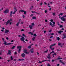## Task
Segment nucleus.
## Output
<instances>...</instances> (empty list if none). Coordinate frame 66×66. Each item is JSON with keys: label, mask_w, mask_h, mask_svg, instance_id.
I'll return each mask as SVG.
<instances>
[{"label": "nucleus", "mask_w": 66, "mask_h": 66, "mask_svg": "<svg viewBox=\"0 0 66 66\" xmlns=\"http://www.w3.org/2000/svg\"><path fill=\"white\" fill-rule=\"evenodd\" d=\"M56 44L54 43L52 45H51V46L50 47V49L52 51H53L54 50V48H52V47H53V46H54Z\"/></svg>", "instance_id": "f257e3e1"}, {"label": "nucleus", "mask_w": 66, "mask_h": 66, "mask_svg": "<svg viewBox=\"0 0 66 66\" xmlns=\"http://www.w3.org/2000/svg\"><path fill=\"white\" fill-rule=\"evenodd\" d=\"M9 12V10L8 9H7L3 11L4 14H7Z\"/></svg>", "instance_id": "f03ea898"}, {"label": "nucleus", "mask_w": 66, "mask_h": 66, "mask_svg": "<svg viewBox=\"0 0 66 66\" xmlns=\"http://www.w3.org/2000/svg\"><path fill=\"white\" fill-rule=\"evenodd\" d=\"M21 46H19L17 47V49H19V50L18 51V52L19 53H20V51H21Z\"/></svg>", "instance_id": "7ed1b4c3"}, {"label": "nucleus", "mask_w": 66, "mask_h": 66, "mask_svg": "<svg viewBox=\"0 0 66 66\" xmlns=\"http://www.w3.org/2000/svg\"><path fill=\"white\" fill-rule=\"evenodd\" d=\"M6 43V41H5L4 42V43H3L4 44V45H12V44H13V43H9L8 44L5 43Z\"/></svg>", "instance_id": "20e7f679"}, {"label": "nucleus", "mask_w": 66, "mask_h": 66, "mask_svg": "<svg viewBox=\"0 0 66 66\" xmlns=\"http://www.w3.org/2000/svg\"><path fill=\"white\" fill-rule=\"evenodd\" d=\"M20 12L22 13H24V14H27V12L26 11H24V10H21L19 12Z\"/></svg>", "instance_id": "39448f33"}, {"label": "nucleus", "mask_w": 66, "mask_h": 66, "mask_svg": "<svg viewBox=\"0 0 66 66\" xmlns=\"http://www.w3.org/2000/svg\"><path fill=\"white\" fill-rule=\"evenodd\" d=\"M58 46H61V48H62L63 47V46H64V43H63L62 44V43H58Z\"/></svg>", "instance_id": "423d86ee"}, {"label": "nucleus", "mask_w": 66, "mask_h": 66, "mask_svg": "<svg viewBox=\"0 0 66 66\" xmlns=\"http://www.w3.org/2000/svg\"><path fill=\"white\" fill-rule=\"evenodd\" d=\"M63 17V16H62V17H61L60 16H59L60 18L61 19V20H63V21H65V19Z\"/></svg>", "instance_id": "0eeeda50"}, {"label": "nucleus", "mask_w": 66, "mask_h": 66, "mask_svg": "<svg viewBox=\"0 0 66 66\" xmlns=\"http://www.w3.org/2000/svg\"><path fill=\"white\" fill-rule=\"evenodd\" d=\"M21 37L22 38H21L20 39V40L22 41H23V40H24V39H25L24 38V37H23L22 36Z\"/></svg>", "instance_id": "6e6552de"}, {"label": "nucleus", "mask_w": 66, "mask_h": 66, "mask_svg": "<svg viewBox=\"0 0 66 66\" xmlns=\"http://www.w3.org/2000/svg\"><path fill=\"white\" fill-rule=\"evenodd\" d=\"M48 56L47 57V58L49 60H50L51 57H50V54H48Z\"/></svg>", "instance_id": "1a4fd4ad"}, {"label": "nucleus", "mask_w": 66, "mask_h": 66, "mask_svg": "<svg viewBox=\"0 0 66 66\" xmlns=\"http://www.w3.org/2000/svg\"><path fill=\"white\" fill-rule=\"evenodd\" d=\"M29 28H30V29H33V26L32 25H29Z\"/></svg>", "instance_id": "9d476101"}, {"label": "nucleus", "mask_w": 66, "mask_h": 66, "mask_svg": "<svg viewBox=\"0 0 66 66\" xmlns=\"http://www.w3.org/2000/svg\"><path fill=\"white\" fill-rule=\"evenodd\" d=\"M7 54H10V55H11V54H12V52L10 51V50L8 51V52L7 53Z\"/></svg>", "instance_id": "9b49d317"}, {"label": "nucleus", "mask_w": 66, "mask_h": 66, "mask_svg": "<svg viewBox=\"0 0 66 66\" xmlns=\"http://www.w3.org/2000/svg\"><path fill=\"white\" fill-rule=\"evenodd\" d=\"M10 32V31L9 30H6L5 32L4 33H8V32Z\"/></svg>", "instance_id": "f8f14e48"}, {"label": "nucleus", "mask_w": 66, "mask_h": 66, "mask_svg": "<svg viewBox=\"0 0 66 66\" xmlns=\"http://www.w3.org/2000/svg\"><path fill=\"white\" fill-rule=\"evenodd\" d=\"M26 55L24 53H23L21 54V56L22 57H24Z\"/></svg>", "instance_id": "ddd939ff"}, {"label": "nucleus", "mask_w": 66, "mask_h": 66, "mask_svg": "<svg viewBox=\"0 0 66 66\" xmlns=\"http://www.w3.org/2000/svg\"><path fill=\"white\" fill-rule=\"evenodd\" d=\"M60 63H62L63 65H65V63L63 62L62 61V60H60Z\"/></svg>", "instance_id": "4468645a"}, {"label": "nucleus", "mask_w": 66, "mask_h": 66, "mask_svg": "<svg viewBox=\"0 0 66 66\" xmlns=\"http://www.w3.org/2000/svg\"><path fill=\"white\" fill-rule=\"evenodd\" d=\"M19 23H20V22H18L16 24V26L17 27H19L18 26H19Z\"/></svg>", "instance_id": "2eb2a0df"}, {"label": "nucleus", "mask_w": 66, "mask_h": 66, "mask_svg": "<svg viewBox=\"0 0 66 66\" xmlns=\"http://www.w3.org/2000/svg\"><path fill=\"white\" fill-rule=\"evenodd\" d=\"M12 13H13V11H12L10 12V15L9 16H10V17H12Z\"/></svg>", "instance_id": "dca6fc26"}, {"label": "nucleus", "mask_w": 66, "mask_h": 66, "mask_svg": "<svg viewBox=\"0 0 66 66\" xmlns=\"http://www.w3.org/2000/svg\"><path fill=\"white\" fill-rule=\"evenodd\" d=\"M6 23V25L8 24L9 23H10L9 21L8 20L6 22H5Z\"/></svg>", "instance_id": "f3484780"}, {"label": "nucleus", "mask_w": 66, "mask_h": 66, "mask_svg": "<svg viewBox=\"0 0 66 66\" xmlns=\"http://www.w3.org/2000/svg\"><path fill=\"white\" fill-rule=\"evenodd\" d=\"M27 51L26 50V48H25L24 51V53H26V52Z\"/></svg>", "instance_id": "a211bd4d"}, {"label": "nucleus", "mask_w": 66, "mask_h": 66, "mask_svg": "<svg viewBox=\"0 0 66 66\" xmlns=\"http://www.w3.org/2000/svg\"><path fill=\"white\" fill-rule=\"evenodd\" d=\"M34 13H36V14H38V15H39V14H40L39 13H37L36 11H34Z\"/></svg>", "instance_id": "6ab92c4d"}, {"label": "nucleus", "mask_w": 66, "mask_h": 66, "mask_svg": "<svg viewBox=\"0 0 66 66\" xmlns=\"http://www.w3.org/2000/svg\"><path fill=\"white\" fill-rule=\"evenodd\" d=\"M32 51L31 52V53H34V51H33V48H32L31 49Z\"/></svg>", "instance_id": "aec40b11"}, {"label": "nucleus", "mask_w": 66, "mask_h": 66, "mask_svg": "<svg viewBox=\"0 0 66 66\" xmlns=\"http://www.w3.org/2000/svg\"><path fill=\"white\" fill-rule=\"evenodd\" d=\"M60 57H61L60 56L58 57L57 58V60H60V59H62V58H60Z\"/></svg>", "instance_id": "412c9836"}, {"label": "nucleus", "mask_w": 66, "mask_h": 66, "mask_svg": "<svg viewBox=\"0 0 66 66\" xmlns=\"http://www.w3.org/2000/svg\"><path fill=\"white\" fill-rule=\"evenodd\" d=\"M48 50H46V51H44V53H47V52H48Z\"/></svg>", "instance_id": "4be33fe9"}, {"label": "nucleus", "mask_w": 66, "mask_h": 66, "mask_svg": "<svg viewBox=\"0 0 66 66\" xmlns=\"http://www.w3.org/2000/svg\"><path fill=\"white\" fill-rule=\"evenodd\" d=\"M56 39H57V40H60V38L59 37H57L56 38Z\"/></svg>", "instance_id": "5701e85b"}, {"label": "nucleus", "mask_w": 66, "mask_h": 66, "mask_svg": "<svg viewBox=\"0 0 66 66\" xmlns=\"http://www.w3.org/2000/svg\"><path fill=\"white\" fill-rule=\"evenodd\" d=\"M33 6H32L30 8V10H32L33 9Z\"/></svg>", "instance_id": "b1692460"}, {"label": "nucleus", "mask_w": 66, "mask_h": 66, "mask_svg": "<svg viewBox=\"0 0 66 66\" xmlns=\"http://www.w3.org/2000/svg\"><path fill=\"white\" fill-rule=\"evenodd\" d=\"M57 32L59 33V34H61V32L60 31H57Z\"/></svg>", "instance_id": "393cba45"}, {"label": "nucleus", "mask_w": 66, "mask_h": 66, "mask_svg": "<svg viewBox=\"0 0 66 66\" xmlns=\"http://www.w3.org/2000/svg\"><path fill=\"white\" fill-rule=\"evenodd\" d=\"M35 37H34L33 38H32V40H33V41H34V39H35Z\"/></svg>", "instance_id": "a878e982"}, {"label": "nucleus", "mask_w": 66, "mask_h": 66, "mask_svg": "<svg viewBox=\"0 0 66 66\" xmlns=\"http://www.w3.org/2000/svg\"><path fill=\"white\" fill-rule=\"evenodd\" d=\"M14 9L15 10V11H17V9L16 8V7H14Z\"/></svg>", "instance_id": "bb28decb"}, {"label": "nucleus", "mask_w": 66, "mask_h": 66, "mask_svg": "<svg viewBox=\"0 0 66 66\" xmlns=\"http://www.w3.org/2000/svg\"><path fill=\"white\" fill-rule=\"evenodd\" d=\"M12 56H11L10 57V58H11V61H12V60H13V58Z\"/></svg>", "instance_id": "cd10ccee"}, {"label": "nucleus", "mask_w": 66, "mask_h": 66, "mask_svg": "<svg viewBox=\"0 0 66 66\" xmlns=\"http://www.w3.org/2000/svg\"><path fill=\"white\" fill-rule=\"evenodd\" d=\"M36 19V17L35 16H33L32 17V19Z\"/></svg>", "instance_id": "c85d7f7f"}, {"label": "nucleus", "mask_w": 66, "mask_h": 66, "mask_svg": "<svg viewBox=\"0 0 66 66\" xmlns=\"http://www.w3.org/2000/svg\"><path fill=\"white\" fill-rule=\"evenodd\" d=\"M33 36H35V37H36V36H37V35L36 34H34Z\"/></svg>", "instance_id": "c756f323"}, {"label": "nucleus", "mask_w": 66, "mask_h": 66, "mask_svg": "<svg viewBox=\"0 0 66 66\" xmlns=\"http://www.w3.org/2000/svg\"><path fill=\"white\" fill-rule=\"evenodd\" d=\"M54 53V51H52L50 53V54H51V53Z\"/></svg>", "instance_id": "7c9ffc66"}, {"label": "nucleus", "mask_w": 66, "mask_h": 66, "mask_svg": "<svg viewBox=\"0 0 66 66\" xmlns=\"http://www.w3.org/2000/svg\"><path fill=\"white\" fill-rule=\"evenodd\" d=\"M12 20H13V19H10V20H9L8 21L10 22L11 21H12Z\"/></svg>", "instance_id": "2f4dec72"}, {"label": "nucleus", "mask_w": 66, "mask_h": 66, "mask_svg": "<svg viewBox=\"0 0 66 66\" xmlns=\"http://www.w3.org/2000/svg\"><path fill=\"white\" fill-rule=\"evenodd\" d=\"M2 52H3V51L2 50H1V51L0 52V55L2 54Z\"/></svg>", "instance_id": "473e14b6"}, {"label": "nucleus", "mask_w": 66, "mask_h": 66, "mask_svg": "<svg viewBox=\"0 0 66 66\" xmlns=\"http://www.w3.org/2000/svg\"><path fill=\"white\" fill-rule=\"evenodd\" d=\"M46 61H48V60H43L42 61V62H46Z\"/></svg>", "instance_id": "72a5a7b5"}, {"label": "nucleus", "mask_w": 66, "mask_h": 66, "mask_svg": "<svg viewBox=\"0 0 66 66\" xmlns=\"http://www.w3.org/2000/svg\"><path fill=\"white\" fill-rule=\"evenodd\" d=\"M31 24L33 27V26H35V24H34V23H32Z\"/></svg>", "instance_id": "f704fd0d"}, {"label": "nucleus", "mask_w": 66, "mask_h": 66, "mask_svg": "<svg viewBox=\"0 0 66 66\" xmlns=\"http://www.w3.org/2000/svg\"><path fill=\"white\" fill-rule=\"evenodd\" d=\"M15 46H14L12 48V49H14L15 48Z\"/></svg>", "instance_id": "c9c22d12"}, {"label": "nucleus", "mask_w": 66, "mask_h": 66, "mask_svg": "<svg viewBox=\"0 0 66 66\" xmlns=\"http://www.w3.org/2000/svg\"><path fill=\"white\" fill-rule=\"evenodd\" d=\"M31 48V45H30V46H29L28 47V48L29 49H30Z\"/></svg>", "instance_id": "e433bc0d"}, {"label": "nucleus", "mask_w": 66, "mask_h": 66, "mask_svg": "<svg viewBox=\"0 0 66 66\" xmlns=\"http://www.w3.org/2000/svg\"><path fill=\"white\" fill-rule=\"evenodd\" d=\"M66 38V36H64V37L63 38V39Z\"/></svg>", "instance_id": "4c0bfd02"}, {"label": "nucleus", "mask_w": 66, "mask_h": 66, "mask_svg": "<svg viewBox=\"0 0 66 66\" xmlns=\"http://www.w3.org/2000/svg\"><path fill=\"white\" fill-rule=\"evenodd\" d=\"M50 25H51V26H52V23L51 22L50 23Z\"/></svg>", "instance_id": "58836bf2"}, {"label": "nucleus", "mask_w": 66, "mask_h": 66, "mask_svg": "<svg viewBox=\"0 0 66 66\" xmlns=\"http://www.w3.org/2000/svg\"><path fill=\"white\" fill-rule=\"evenodd\" d=\"M22 35L23 36H24V37H26V36L24 35V34H22Z\"/></svg>", "instance_id": "ea45409f"}, {"label": "nucleus", "mask_w": 66, "mask_h": 66, "mask_svg": "<svg viewBox=\"0 0 66 66\" xmlns=\"http://www.w3.org/2000/svg\"><path fill=\"white\" fill-rule=\"evenodd\" d=\"M63 25H61L60 26V28H63Z\"/></svg>", "instance_id": "a19ab883"}, {"label": "nucleus", "mask_w": 66, "mask_h": 66, "mask_svg": "<svg viewBox=\"0 0 66 66\" xmlns=\"http://www.w3.org/2000/svg\"><path fill=\"white\" fill-rule=\"evenodd\" d=\"M57 23L58 26H60L61 25L60 24H59V22H57Z\"/></svg>", "instance_id": "79ce46f5"}, {"label": "nucleus", "mask_w": 66, "mask_h": 66, "mask_svg": "<svg viewBox=\"0 0 66 66\" xmlns=\"http://www.w3.org/2000/svg\"><path fill=\"white\" fill-rule=\"evenodd\" d=\"M52 23H53V24H55V22H52Z\"/></svg>", "instance_id": "37998d69"}, {"label": "nucleus", "mask_w": 66, "mask_h": 66, "mask_svg": "<svg viewBox=\"0 0 66 66\" xmlns=\"http://www.w3.org/2000/svg\"><path fill=\"white\" fill-rule=\"evenodd\" d=\"M45 22H48V21L46 19H45Z\"/></svg>", "instance_id": "c03bdc74"}, {"label": "nucleus", "mask_w": 66, "mask_h": 66, "mask_svg": "<svg viewBox=\"0 0 66 66\" xmlns=\"http://www.w3.org/2000/svg\"><path fill=\"white\" fill-rule=\"evenodd\" d=\"M45 13H47V12H48V11L47 10H45Z\"/></svg>", "instance_id": "a18cd8bd"}, {"label": "nucleus", "mask_w": 66, "mask_h": 66, "mask_svg": "<svg viewBox=\"0 0 66 66\" xmlns=\"http://www.w3.org/2000/svg\"><path fill=\"white\" fill-rule=\"evenodd\" d=\"M16 11H14L13 13V14H15V13H16Z\"/></svg>", "instance_id": "49530a36"}, {"label": "nucleus", "mask_w": 66, "mask_h": 66, "mask_svg": "<svg viewBox=\"0 0 66 66\" xmlns=\"http://www.w3.org/2000/svg\"><path fill=\"white\" fill-rule=\"evenodd\" d=\"M53 16H55V13H53Z\"/></svg>", "instance_id": "de8ad7c7"}, {"label": "nucleus", "mask_w": 66, "mask_h": 66, "mask_svg": "<svg viewBox=\"0 0 66 66\" xmlns=\"http://www.w3.org/2000/svg\"><path fill=\"white\" fill-rule=\"evenodd\" d=\"M46 32H47V31H44V34H45V33H46Z\"/></svg>", "instance_id": "09e8293b"}, {"label": "nucleus", "mask_w": 66, "mask_h": 66, "mask_svg": "<svg viewBox=\"0 0 66 66\" xmlns=\"http://www.w3.org/2000/svg\"><path fill=\"white\" fill-rule=\"evenodd\" d=\"M24 17H25V16H24V15H23V18H24Z\"/></svg>", "instance_id": "8fccbe9b"}, {"label": "nucleus", "mask_w": 66, "mask_h": 66, "mask_svg": "<svg viewBox=\"0 0 66 66\" xmlns=\"http://www.w3.org/2000/svg\"><path fill=\"white\" fill-rule=\"evenodd\" d=\"M14 53L15 54H17V52H15Z\"/></svg>", "instance_id": "3c124183"}, {"label": "nucleus", "mask_w": 66, "mask_h": 66, "mask_svg": "<svg viewBox=\"0 0 66 66\" xmlns=\"http://www.w3.org/2000/svg\"><path fill=\"white\" fill-rule=\"evenodd\" d=\"M6 39H7V40H8V39H9V38H8V37H7L6 38Z\"/></svg>", "instance_id": "603ef678"}, {"label": "nucleus", "mask_w": 66, "mask_h": 66, "mask_svg": "<svg viewBox=\"0 0 66 66\" xmlns=\"http://www.w3.org/2000/svg\"><path fill=\"white\" fill-rule=\"evenodd\" d=\"M26 53V54H29V53L28 52H26V53Z\"/></svg>", "instance_id": "864d4df0"}, {"label": "nucleus", "mask_w": 66, "mask_h": 66, "mask_svg": "<svg viewBox=\"0 0 66 66\" xmlns=\"http://www.w3.org/2000/svg\"><path fill=\"white\" fill-rule=\"evenodd\" d=\"M21 31H24V29H21Z\"/></svg>", "instance_id": "5fc2aeb1"}, {"label": "nucleus", "mask_w": 66, "mask_h": 66, "mask_svg": "<svg viewBox=\"0 0 66 66\" xmlns=\"http://www.w3.org/2000/svg\"><path fill=\"white\" fill-rule=\"evenodd\" d=\"M64 14V13H60L61 15H63Z\"/></svg>", "instance_id": "6e6d98bb"}, {"label": "nucleus", "mask_w": 66, "mask_h": 66, "mask_svg": "<svg viewBox=\"0 0 66 66\" xmlns=\"http://www.w3.org/2000/svg\"><path fill=\"white\" fill-rule=\"evenodd\" d=\"M53 35H54V33H52L51 34V35L52 36Z\"/></svg>", "instance_id": "4d7b16f0"}, {"label": "nucleus", "mask_w": 66, "mask_h": 66, "mask_svg": "<svg viewBox=\"0 0 66 66\" xmlns=\"http://www.w3.org/2000/svg\"><path fill=\"white\" fill-rule=\"evenodd\" d=\"M18 36V37H21V36L20 35H19Z\"/></svg>", "instance_id": "13d9d810"}, {"label": "nucleus", "mask_w": 66, "mask_h": 66, "mask_svg": "<svg viewBox=\"0 0 66 66\" xmlns=\"http://www.w3.org/2000/svg\"><path fill=\"white\" fill-rule=\"evenodd\" d=\"M50 21L51 22H53V20H50Z\"/></svg>", "instance_id": "bf43d9fd"}, {"label": "nucleus", "mask_w": 66, "mask_h": 66, "mask_svg": "<svg viewBox=\"0 0 66 66\" xmlns=\"http://www.w3.org/2000/svg\"><path fill=\"white\" fill-rule=\"evenodd\" d=\"M49 40L50 41V42L52 40L51 39H49Z\"/></svg>", "instance_id": "052dcab7"}, {"label": "nucleus", "mask_w": 66, "mask_h": 66, "mask_svg": "<svg viewBox=\"0 0 66 66\" xmlns=\"http://www.w3.org/2000/svg\"><path fill=\"white\" fill-rule=\"evenodd\" d=\"M51 30H50V31H49V32L50 33L51 32Z\"/></svg>", "instance_id": "680f3d73"}, {"label": "nucleus", "mask_w": 66, "mask_h": 66, "mask_svg": "<svg viewBox=\"0 0 66 66\" xmlns=\"http://www.w3.org/2000/svg\"><path fill=\"white\" fill-rule=\"evenodd\" d=\"M32 32H30L28 33V34H31Z\"/></svg>", "instance_id": "e2e57ef3"}, {"label": "nucleus", "mask_w": 66, "mask_h": 66, "mask_svg": "<svg viewBox=\"0 0 66 66\" xmlns=\"http://www.w3.org/2000/svg\"><path fill=\"white\" fill-rule=\"evenodd\" d=\"M23 22H21V24H23Z\"/></svg>", "instance_id": "0e129e2a"}, {"label": "nucleus", "mask_w": 66, "mask_h": 66, "mask_svg": "<svg viewBox=\"0 0 66 66\" xmlns=\"http://www.w3.org/2000/svg\"><path fill=\"white\" fill-rule=\"evenodd\" d=\"M54 55H56V53H54Z\"/></svg>", "instance_id": "69168bd1"}, {"label": "nucleus", "mask_w": 66, "mask_h": 66, "mask_svg": "<svg viewBox=\"0 0 66 66\" xmlns=\"http://www.w3.org/2000/svg\"><path fill=\"white\" fill-rule=\"evenodd\" d=\"M57 51H60L59 50V49H57Z\"/></svg>", "instance_id": "338daca9"}, {"label": "nucleus", "mask_w": 66, "mask_h": 66, "mask_svg": "<svg viewBox=\"0 0 66 66\" xmlns=\"http://www.w3.org/2000/svg\"><path fill=\"white\" fill-rule=\"evenodd\" d=\"M24 59H21V61H24Z\"/></svg>", "instance_id": "774afa93"}]
</instances>
